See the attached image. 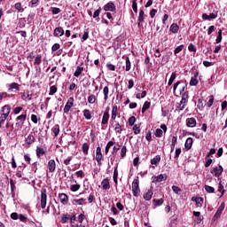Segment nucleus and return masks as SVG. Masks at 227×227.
<instances>
[{
	"instance_id": "obj_41",
	"label": "nucleus",
	"mask_w": 227,
	"mask_h": 227,
	"mask_svg": "<svg viewBox=\"0 0 227 227\" xmlns=\"http://www.w3.org/2000/svg\"><path fill=\"white\" fill-rule=\"evenodd\" d=\"M204 189L207 192H208L209 194H214V192H215V189L210 185H205Z\"/></svg>"
},
{
	"instance_id": "obj_25",
	"label": "nucleus",
	"mask_w": 227,
	"mask_h": 227,
	"mask_svg": "<svg viewBox=\"0 0 227 227\" xmlns=\"http://www.w3.org/2000/svg\"><path fill=\"white\" fill-rule=\"evenodd\" d=\"M35 153H36V157L40 159L41 157H43V155H45V150H43V148L40 146H37L35 150Z\"/></svg>"
},
{
	"instance_id": "obj_37",
	"label": "nucleus",
	"mask_w": 227,
	"mask_h": 227,
	"mask_svg": "<svg viewBox=\"0 0 227 227\" xmlns=\"http://www.w3.org/2000/svg\"><path fill=\"white\" fill-rule=\"evenodd\" d=\"M82 150L84 155H88V152L90 151V144L84 143L82 146Z\"/></svg>"
},
{
	"instance_id": "obj_30",
	"label": "nucleus",
	"mask_w": 227,
	"mask_h": 227,
	"mask_svg": "<svg viewBox=\"0 0 227 227\" xmlns=\"http://www.w3.org/2000/svg\"><path fill=\"white\" fill-rule=\"evenodd\" d=\"M160 162V155H156L153 159L151 160L152 166H158Z\"/></svg>"
},
{
	"instance_id": "obj_15",
	"label": "nucleus",
	"mask_w": 227,
	"mask_h": 227,
	"mask_svg": "<svg viewBox=\"0 0 227 227\" xmlns=\"http://www.w3.org/2000/svg\"><path fill=\"white\" fill-rule=\"evenodd\" d=\"M203 20H212L214 19H217V12H212L209 15L207 13L202 14Z\"/></svg>"
},
{
	"instance_id": "obj_39",
	"label": "nucleus",
	"mask_w": 227,
	"mask_h": 227,
	"mask_svg": "<svg viewBox=\"0 0 227 227\" xmlns=\"http://www.w3.org/2000/svg\"><path fill=\"white\" fill-rule=\"evenodd\" d=\"M74 203H76V205H80V206H82V205H87L88 202H86V200L84 199H74Z\"/></svg>"
},
{
	"instance_id": "obj_35",
	"label": "nucleus",
	"mask_w": 227,
	"mask_h": 227,
	"mask_svg": "<svg viewBox=\"0 0 227 227\" xmlns=\"http://www.w3.org/2000/svg\"><path fill=\"white\" fill-rule=\"evenodd\" d=\"M83 116H84L85 120H90L92 118L91 111H90V109H84Z\"/></svg>"
},
{
	"instance_id": "obj_5",
	"label": "nucleus",
	"mask_w": 227,
	"mask_h": 227,
	"mask_svg": "<svg viewBox=\"0 0 227 227\" xmlns=\"http://www.w3.org/2000/svg\"><path fill=\"white\" fill-rule=\"evenodd\" d=\"M41 208L43 210H45V208L47 207V189L43 188L41 190Z\"/></svg>"
},
{
	"instance_id": "obj_52",
	"label": "nucleus",
	"mask_w": 227,
	"mask_h": 227,
	"mask_svg": "<svg viewBox=\"0 0 227 227\" xmlns=\"http://www.w3.org/2000/svg\"><path fill=\"white\" fill-rule=\"evenodd\" d=\"M138 22H145V11L143 10L139 12Z\"/></svg>"
},
{
	"instance_id": "obj_47",
	"label": "nucleus",
	"mask_w": 227,
	"mask_h": 227,
	"mask_svg": "<svg viewBox=\"0 0 227 227\" xmlns=\"http://www.w3.org/2000/svg\"><path fill=\"white\" fill-rule=\"evenodd\" d=\"M184 47H185V46H184V44H181V45L177 46V47L175 49V51H174L175 56H176V54H179V52H182V51H184Z\"/></svg>"
},
{
	"instance_id": "obj_2",
	"label": "nucleus",
	"mask_w": 227,
	"mask_h": 227,
	"mask_svg": "<svg viewBox=\"0 0 227 227\" xmlns=\"http://www.w3.org/2000/svg\"><path fill=\"white\" fill-rule=\"evenodd\" d=\"M132 192L135 198H139V194H141V188H139V176L135 178L132 182Z\"/></svg>"
},
{
	"instance_id": "obj_36",
	"label": "nucleus",
	"mask_w": 227,
	"mask_h": 227,
	"mask_svg": "<svg viewBox=\"0 0 227 227\" xmlns=\"http://www.w3.org/2000/svg\"><path fill=\"white\" fill-rule=\"evenodd\" d=\"M187 102L184 99H181L180 104L177 106V109H179V111H184L185 109V106H187Z\"/></svg>"
},
{
	"instance_id": "obj_1",
	"label": "nucleus",
	"mask_w": 227,
	"mask_h": 227,
	"mask_svg": "<svg viewBox=\"0 0 227 227\" xmlns=\"http://www.w3.org/2000/svg\"><path fill=\"white\" fill-rule=\"evenodd\" d=\"M110 125L113 127L115 134H121L123 132V127H125V122L123 120H121V121H117L116 120L114 121L113 124L110 121Z\"/></svg>"
},
{
	"instance_id": "obj_33",
	"label": "nucleus",
	"mask_w": 227,
	"mask_h": 227,
	"mask_svg": "<svg viewBox=\"0 0 227 227\" xmlns=\"http://www.w3.org/2000/svg\"><path fill=\"white\" fill-rule=\"evenodd\" d=\"M103 94H104V100H108L109 99V87L105 86L103 89Z\"/></svg>"
},
{
	"instance_id": "obj_9",
	"label": "nucleus",
	"mask_w": 227,
	"mask_h": 227,
	"mask_svg": "<svg viewBox=\"0 0 227 227\" xmlns=\"http://www.w3.org/2000/svg\"><path fill=\"white\" fill-rule=\"evenodd\" d=\"M168 180V175L160 174L159 176L153 177V184H160V182H164Z\"/></svg>"
},
{
	"instance_id": "obj_32",
	"label": "nucleus",
	"mask_w": 227,
	"mask_h": 227,
	"mask_svg": "<svg viewBox=\"0 0 227 227\" xmlns=\"http://www.w3.org/2000/svg\"><path fill=\"white\" fill-rule=\"evenodd\" d=\"M150 106H152V103L149 101H145L142 107V114H145V113H146V111H148V108L150 107Z\"/></svg>"
},
{
	"instance_id": "obj_60",
	"label": "nucleus",
	"mask_w": 227,
	"mask_h": 227,
	"mask_svg": "<svg viewBox=\"0 0 227 227\" xmlns=\"http://www.w3.org/2000/svg\"><path fill=\"white\" fill-rule=\"evenodd\" d=\"M182 100L189 102V91L183 92Z\"/></svg>"
},
{
	"instance_id": "obj_58",
	"label": "nucleus",
	"mask_w": 227,
	"mask_h": 227,
	"mask_svg": "<svg viewBox=\"0 0 227 227\" xmlns=\"http://www.w3.org/2000/svg\"><path fill=\"white\" fill-rule=\"evenodd\" d=\"M42 64V55H37L35 59L34 65H41Z\"/></svg>"
},
{
	"instance_id": "obj_21",
	"label": "nucleus",
	"mask_w": 227,
	"mask_h": 227,
	"mask_svg": "<svg viewBox=\"0 0 227 227\" xmlns=\"http://www.w3.org/2000/svg\"><path fill=\"white\" fill-rule=\"evenodd\" d=\"M35 141H36V138H35V136H33L32 134H29L25 139L26 145H27L28 146H31V145H33Z\"/></svg>"
},
{
	"instance_id": "obj_38",
	"label": "nucleus",
	"mask_w": 227,
	"mask_h": 227,
	"mask_svg": "<svg viewBox=\"0 0 227 227\" xmlns=\"http://www.w3.org/2000/svg\"><path fill=\"white\" fill-rule=\"evenodd\" d=\"M82 72H84V67H77L76 71L74 74V77L81 76Z\"/></svg>"
},
{
	"instance_id": "obj_44",
	"label": "nucleus",
	"mask_w": 227,
	"mask_h": 227,
	"mask_svg": "<svg viewBox=\"0 0 227 227\" xmlns=\"http://www.w3.org/2000/svg\"><path fill=\"white\" fill-rule=\"evenodd\" d=\"M114 182L115 185H118V167H115L114 170Z\"/></svg>"
},
{
	"instance_id": "obj_24",
	"label": "nucleus",
	"mask_w": 227,
	"mask_h": 227,
	"mask_svg": "<svg viewBox=\"0 0 227 227\" xmlns=\"http://www.w3.org/2000/svg\"><path fill=\"white\" fill-rule=\"evenodd\" d=\"M12 111V106L10 105H5L4 106L2 107V114H4L5 116L10 115V112Z\"/></svg>"
},
{
	"instance_id": "obj_34",
	"label": "nucleus",
	"mask_w": 227,
	"mask_h": 227,
	"mask_svg": "<svg viewBox=\"0 0 227 227\" xmlns=\"http://www.w3.org/2000/svg\"><path fill=\"white\" fill-rule=\"evenodd\" d=\"M114 146V141H109L105 148V153L106 155H107V153H109V150H111V147Z\"/></svg>"
},
{
	"instance_id": "obj_11",
	"label": "nucleus",
	"mask_w": 227,
	"mask_h": 227,
	"mask_svg": "<svg viewBox=\"0 0 227 227\" xmlns=\"http://www.w3.org/2000/svg\"><path fill=\"white\" fill-rule=\"evenodd\" d=\"M103 10L105 12H116V5L114 2H108L106 4L104 5Z\"/></svg>"
},
{
	"instance_id": "obj_6",
	"label": "nucleus",
	"mask_w": 227,
	"mask_h": 227,
	"mask_svg": "<svg viewBox=\"0 0 227 227\" xmlns=\"http://www.w3.org/2000/svg\"><path fill=\"white\" fill-rule=\"evenodd\" d=\"M109 118H111V115L109 114V107H107L103 114L101 121L102 127H107V124L109 123Z\"/></svg>"
},
{
	"instance_id": "obj_29",
	"label": "nucleus",
	"mask_w": 227,
	"mask_h": 227,
	"mask_svg": "<svg viewBox=\"0 0 227 227\" xmlns=\"http://www.w3.org/2000/svg\"><path fill=\"white\" fill-rule=\"evenodd\" d=\"M153 203H154V207H160L161 205L164 204V199L163 197L160 198V199H153Z\"/></svg>"
},
{
	"instance_id": "obj_51",
	"label": "nucleus",
	"mask_w": 227,
	"mask_h": 227,
	"mask_svg": "<svg viewBox=\"0 0 227 227\" xmlns=\"http://www.w3.org/2000/svg\"><path fill=\"white\" fill-rule=\"evenodd\" d=\"M132 130L136 136H137V134H141V129H139V126H137V124H135L133 126Z\"/></svg>"
},
{
	"instance_id": "obj_43",
	"label": "nucleus",
	"mask_w": 227,
	"mask_h": 227,
	"mask_svg": "<svg viewBox=\"0 0 227 227\" xmlns=\"http://www.w3.org/2000/svg\"><path fill=\"white\" fill-rule=\"evenodd\" d=\"M79 189H81V184H71V186H70V191L72 192H77V191H79Z\"/></svg>"
},
{
	"instance_id": "obj_12",
	"label": "nucleus",
	"mask_w": 227,
	"mask_h": 227,
	"mask_svg": "<svg viewBox=\"0 0 227 227\" xmlns=\"http://www.w3.org/2000/svg\"><path fill=\"white\" fill-rule=\"evenodd\" d=\"M223 166L219 165L218 167H215L211 170V174L214 175V176H215L216 178H219V176L223 175Z\"/></svg>"
},
{
	"instance_id": "obj_22",
	"label": "nucleus",
	"mask_w": 227,
	"mask_h": 227,
	"mask_svg": "<svg viewBox=\"0 0 227 227\" xmlns=\"http://www.w3.org/2000/svg\"><path fill=\"white\" fill-rule=\"evenodd\" d=\"M196 119L194 117L186 119V126L192 129L196 125Z\"/></svg>"
},
{
	"instance_id": "obj_49",
	"label": "nucleus",
	"mask_w": 227,
	"mask_h": 227,
	"mask_svg": "<svg viewBox=\"0 0 227 227\" xmlns=\"http://www.w3.org/2000/svg\"><path fill=\"white\" fill-rule=\"evenodd\" d=\"M216 43H221V42H223V30L220 29L218 31V35L216 37V40H215Z\"/></svg>"
},
{
	"instance_id": "obj_57",
	"label": "nucleus",
	"mask_w": 227,
	"mask_h": 227,
	"mask_svg": "<svg viewBox=\"0 0 227 227\" xmlns=\"http://www.w3.org/2000/svg\"><path fill=\"white\" fill-rule=\"evenodd\" d=\"M15 10H18L19 12H24V9L22 8V4L20 2H18L14 4Z\"/></svg>"
},
{
	"instance_id": "obj_8",
	"label": "nucleus",
	"mask_w": 227,
	"mask_h": 227,
	"mask_svg": "<svg viewBox=\"0 0 227 227\" xmlns=\"http://www.w3.org/2000/svg\"><path fill=\"white\" fill-rule=\"evenodd\" d=\"M7 91L9 93L12 92H16V91H20V84L17 83V82H12L10 84H7Z\"/></svg>"
},
{
	"instance_id": "obj_59",
	"label": "nucleus",
	"mask_w": 227,
	"mask_h": 227,
	"mask_svg": "<svg viewBox=\"0 0 227 227\" xmlns=\"http://www.w3.org/2000/svg\"><path fill=\"white\" fill-rule=\"evenodd\" d=\"M52 15H58V13H61V9L58 7H51Z\"/></svg>"
},
{
	"instance_id": "obj_20",
	"label": "nucleus",
	"mask_w": 227,
	"mask_h": 227,
	"mask_svg": "<svg viewBox=\"0 0 227 227\" xmlns=\"http://www.w3.org/2000/svg\"><path fill=\"white\" fill-rule=\"evenodd\" d=\"M48 169L50 173H54V171H56V160H50L48 161Z\"/></svg>"
},
{
	"instance_id": "obj_46",
	"label": "nucleus",
	"mask_w": 227,
	"mask_h": 227,
	"mask_svg": "<svg viewBox=\"0 0 227 227\" xmlns=\"http://www.w3.org/2000/svg\"><path fill=\"white\" fill-rule=\"evenodd\" d=\"M70 219V215L66 214L61 215V223L62 224H65L66 223H68V220Z\"/></svg>"
},
{
	"instance_id": "obj_40",
	"label": "nucleus",
	"mask_w": 227,
	"mask_h": 227,
	"mask_svg": "<svg viewBox=\"0 0 227 227\" xmlns=\"http://www.w3.org/2000/svg\"><path fill=\"white\" fill-rule=\"evenodd\" d=\"M125 61H126L125 71L126 72H130V68H131L130 59L129 57H126Z\"/></svg>"
},
{
	"instance_id": "obj_62",
	"label": "nucleus",
	"mask_w": 227,
	"mask_h": 227,
	"mask_svg": "<svg viewBox=\"0 0 227 227\" xmlns=\"http://www.w3.org/2000/svg\"><path fill=\"white\" fill-rule=\"evenodd\" d=\"M106 68H108L111 72H114V70H116V67L111 63L106 64Z\"/></svg>"
},
{
	"instance_id": "obj_23",
	"label": "nucleus",
	"mask_w": 227,
	"mask_h": 227,
	"mask_svg": "<svg viewBox=\"0 0 227 227\" xmlns=\"http://www.w3.org/2000/svg\"><path fill=\"white\" fill-rule=\"evenodd\" d=\"M192 143H193L192 137H188L184 144L185 150L187 151L191 150V148H192Z\"/></svg>"
},
{
	"instance_id": "obj_54",
	"label": "nucleus",
	"mask_w": 227,
	"mask_h": 227,
	"mask_svg": "<svg viewBox=\"0 0 227 227\" xmlns=\"http://www.w3.org/2000/svg\"><path fill=\"white\" fill-rule=\"evenodd\" d=\"M128 123L129 127H134V123H136V116H131L128 120Z\"/></svg>"
},
{
	"instance_id": "obj_42",
	"label": "nucleus",
	"mask_w": 227,
	"mask_h": 227,
	"mask_svg": "<svg viewBox=\"0 0 227 227\" xmlns=\"http://www.w3.org/2000/svg\"><path fill=\"white\" fill-rule=\"evenodd\" d=\"M88 102H89V104H95V102H97V96L94 94H90L88 97Z\"/></svg>"
},
{
	"instance_id": "obj_48",
	"label": "nucleus",
	"mask_w": 227,
	"mask_h": 227,
	"mask_svg": "<svg viewBox=\"0 0 227 227\" xmlns=\"http://www.w3.org/2000/svg\"><path fill=\"white\" fill-rule=\"evenodd\" d=\"M127 155V146L123 145L122 148L121 149V159H125Z\"/></svg>"
},
{
	"instance_id": "obj_56",
	"label": "nucleus",
	"mask_w": 227,
	"mask_h": 227,
	"mask_svg": "<svg viewBox=\"0 0 227 227\" xmlns=\"http://www.w3.org/2000/svg\"><path fill=\"white\" fill-rule=\"evenodd\" d=\"M198 82H200L198 78L192 77L190 81V86H198Z\"/></svg>"
},
{
	"instance_id": "obj_14",
	"label": "nucleus",
	"mask_w": 227,
	"mask_h": 227,
	"mask_svg": "<svg viewBox=\"0 0 227 227\" xmlns=\"http://www.w3.org/2000/svg\"><path fill=\"white\" fill-rule=\"evenodd\" d=\"M224 207H225V204L224 202H223L220 207H218L217 211L215 212L213 219L215 221V219H219V217H221L223 210H224Z\"/></svg>"
},
{
	"instance_id": "obj_3",
	"label": "nucleus",
	"mask_w": 227,
	"mask_h": 227,
	"mask_svg": "<svg viewBox=\"0 0 227 227\" xmlns=\"http://www.w3.org/2000/svg\"><path fill=\"white\" fill-rule=\"evenodd\" d=\"M27 118V114H22L21 115H20L16 118V123H15L16 130H20V129H22V127H24V121H26Z\"/></svg>"
},
{
	"instance_id": "obj_17",
	"label": "nucleus",
	"mask_w": 227,
	"mask_h": 227,
	"mask_svg": "<svg viewBox=\"0 0 227 227\" xmlns=\"http://www.w3.org/2000/svg\"><path fill=\"white\" fill-rule=\"evenodd\" d=\"M153 196V191L152 190V188L145 190V192L143 195L144 200H145V201H150Z\"/></svg>"
},
{
	"instance_id": "obj_19",
	"label": "nucleus",
	"mask_w": 227,
	"mask_h": 227,
	"mask_svg": "<svg viewBox=\"0 0 227 227\" xmlns=\"http://www.w3.org/2000/svg\"><path fill=\"white\" fill-rule=\"evenodd\" d=\"M103 191H109L111 189V184L109 183V178H105L101 182Z\"/></svg>"
},
{
	"instance_id": "obj_53",
	"label": "nucleus",
	"mask_w": 227,
	"mask_h": 227,
	"mask_svg": "<svg viewBox=\"0 0 227 227\" xmlns=\"http://www.w3.org/2000/svg\"><path fill=\"white\" fill-rule=\"evenodd\" d=\"M196 206L197 207H202L203 205V198L202 197H198L195 199Z\"/></svg>"
},
{
	"instance_id": "obj_13",
	"label": "nucleus",
	"mask_w": 227,
	"mask_h": 227,
	"mask_svg": "<svg viewBox=\"0 0 227 227\" xmlns=\"http://www.w3.org/2000/svg\"><path fill=\"white\" fill-rule=\"evenodd\" d=\"M116 116L120 118V114H118V106H114L112 108V114L110 119V123H114V120H116Z\"/></svg>"
},
{
	"instance_id": "obj_45",
	"label": "nucleus",
	"mask_w": 227,
	"mask_h": 227,
	"mask_svg": "<svg viewBox=\"0 0 227 227\" xmlns=\"http://www.w3.org/2000/svg\"><path fill=\"white\" fill-rule=\"evenodd\" d=\"M175 79H176V72L172 73V74H171V76L168 80V85L171 86V84H173V82H175Z\"/></svg>"
},
{
	"instance_id": "obj_28",
	"label": "nucleus",
	"mask_w": 227,
	"mask_h": 227,
	"mask_svg": "<svg viewBox=\"0 0 227 227\" xmlns=\"http://www.w3.org/2000/svg\"><path fill=\"white\" fill-rule=\"evenodd\" d=\"M179 29H180V27H178V24L173 23L170 26L169 31H171V33L176 34L178 33Z\"/></svg>"
},
{
	"instance_id": "obj_61",
	"label": "nucleus",
	"mask_w": 227,
	"mask_h": 227,
	"mask_svg": "<svg viewBox=\"0 0 227 227\" xmlns=\"http://www.w3.org/2000/svg\"><path fill=\"white\" fill-rule=\"evenodd\" d=\"M163 131L160 129H156L154 136L156 137H162Z\"/></svg>"
},
{
	"instance_id": "obj_16",
	"label": "nucleus",
	"mask_w": 227,
	"mask_h": 227,
	"mask_svg": "<svg viewBox=\"0 0 227 227\" xmlns=\"http://www.w3.org/2000/svg\"><path fill=\"white\" fill-rule=\"evenodd\" d=\"M59 200L62 205H68V195L67 193H59Z\"/></svg>"
},
{
	"instance_id": "obj_31",
	"label": "nucleus",
	"mask_w": 227,
	"mask_h": 227,
	"mask_svg": "<svg viewBox=\"0 0 227 227\" xmlns=\"http://www.w3.org/2000/svg\"><path fill=\"white\" fill-rule=\"evenodd\" d=\"M51 132L54 134V137L59 136V124H56L51 128Z\"/></svg>"
},
{
	"instance_id": "obj_27",
	"label": "nucleus",
	"mask_w": 227,
	"mask_h": 227,
	"mask_svg": "<svg viewBox=\"0 0 227 227\" xmlns=\"http://www.w3.org/2000/svg\"><path fill=\"white\" fill-rule=\"evenodd\" d=\"M10 185H11V192L12 198H15V190L17 189V186H15V182L13 179H10Z\"/></svg>"
},
{
	"instance_id": "obj_64",
	"label": "nucleus",
	"mask_w": 227,
	"mask_h": 227,
	"mask_svg": "<svg viewBox=\"0 0 227 227\" xmlns=\"http://www.w3.org/2000/svg\"><path fill=\"white\" fill-rule=\"evenodd\" d=\"M137 0H133L132 1V8H133V11L135 12V13H137Z\"/></svg>"
},
{
	"instance_id": "obj_55",
	"label": "nucleus",
	"mask_w": 227,
	"mask_h": 227,
	"mask_svg": "<svg viewBox=\"0 0 227 227\" xmlns=\"http://www.w3.org/2000/svg\"><path fill=\"white\" fill-rule=\"evenodd\" d=\"M167 63H169V56L164 55L161 59V65H167Z\"/></svg>"
},
{
	"instance_id": "obj_10",
	"label": "nucleus",
	"mask_w": 227,
	"mask_h": 227,
	"mask_svg": "<svg viewBox=\"0 0 227 227\" xmlns=\"http://www.w3.org/2000/svg\"><path fill=\"white\" fill-rule=\"evenodd\" d=\"M74 99L73 97L68 98V100L64 107L65 114H68L70 112V110L72 109V107H74Z\"/></svg>"
},
{
	"instance_id": "obj_4",
	"label": "nucleus",
	"mask_w": 227,
	"mask_h": 227,
	"mask_svg": "<svg viewBox=\"0 0 227 227\" xmlns=\"http://www.w3.org/2000/svg\"><path fill=\"white\" fill-rule=\"evenodd\" d=\"M185 88H187V84H185L183 81H177L173 86L174 93H176V90H179V95L185 92Z\"/></svg>"
},
{
	"instance_id": "obj_7",
	"label": "nucleus",
	"mask_w": 227,
	"mask_h": 227,
	"mask_svg": "<svg viewBox=\"0 0 227 227\" xmlns=\"http://www.w3.org/2000/svg\"><path fill=\"white\" fill-rule=\"evenodd\" d=\"M96 160L98 162V166H102V160H104V154H102V148L99 146L96 149Z\"/></svg>"
},
{
	"instance_id": "obj_26",
	"label": "nucleus",
	"mask_w": 227,
	"mask_h": 227,
	"mask_svg": "<svg viewBox=\"0 0 227 227\" xmlns=\"http://www.w3.org/2000/svg\"><path fill=\"white\" fill-rule=\"evenodd\" d=\"M177 141H178V138L176 137H172L171 145H170V153H173L175 152V146H176Z\"/></svg>"
},
{
	"instance_id": "obj_63",
	"label": "nucleus",
	"mask_w": 227,
	"mask_h": 227,
	"mask_svg": "<svg viewBox=\"0 0 227 227\" xmlns=\"http://www.w3.org/2000/svg\"><path fill=\"white\" fill-rule=\"evenodd\" d=\"M213 105H214V96H210L207 106V107H212Z\"/></svg>"
},
{
	"instance_id": "obj_50",
	"label": "nucleus",
	"mask_w": 227,
	"mask_h": 227,
	"mask_svg": "<svg viewBox=\"0 0 227 227\" xmlns=\"http://www.w3.org/2000/svg\"><path fill=\"white\" fill-rule=\"evenodd\" d=\"M57 91H58V87H57L56 85L51 86V87H50L49 95H50V96H52V95H54L55 93H57Z\"/></svg>"
},
{
	"instance_id": "obj_18",
	"label": "nucleus",
	"mask_w": 227,
	"mask_h": 227,
	"mask_svg": "<svg viewBox=\"0 0 227 227\" xmlns=\"http://www.w3.org/2000/svg\"><path fill=\"white\" fill-rule=\"evenodd\" d=\"M63 35H65V30L61 27H56L53 31V35L57 38H59V36H63Z\"/></svg>"
}]
</instances>
